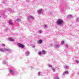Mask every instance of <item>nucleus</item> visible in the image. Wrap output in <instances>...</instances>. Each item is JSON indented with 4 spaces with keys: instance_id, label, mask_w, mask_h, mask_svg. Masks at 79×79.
Listing matches in <instances>:
<instances>
[{
    "instance_id": "9",
    "label": "nucleus",
    "mask_w": 79,
    "mask_h": 79,
    "mask_svg": "<svg viewBox=\"0 0 79 79\" xmlns=\"http://www.w3.org/2000/svg\"><path fill=\"white\" fill-rule=\"evenodd\" d=\"M43 42V41L42 40V39H40L39 40V41H38V44H41Z\"/></svg>"
},
{
    "instance_id": "10",
    "label": "nucleus",
    "mask_w": 79,
    "mask_h": 79,
    "mask_svg": "<svg viewBox=\"0 0 79 79\" xmlns=\"http://www.w3.org/2000/svg\"><path fill=\"white\" fill-rule=\"evenodd\" d=\"M4 51H7L8 52H11V50L8 48H5Z\"/></svg>"
},
{
    "instance_id": "29",
    "label": "nucleus",
    "mask_w": 79,
    "mask_h": 79,
    "mask_svg": "<svg viewBox=\"0 0 79 79\" xmlns=\"http://www.w3.org/2000/svg\"><path fill=\"white\" fill-rule=\"evenodd\" d=\"M55 79H59V77H58V76H56V77Z\"/></svg>"
},
{
    "instance_id": "21",
    "label": "nucleus",
    "mask_w": 79,
    "mask_h": 79,
    "mask_svg": "<svg viewBox=\"0 0 79 79\" xmlns=\"http://www.w3.org/2000/svg\"><path fill=\"white\" fill-rule=\"evenodd\" d=\"M3 63L4 64H7L5 60L3 61Z\"/></svg>"
},
{
    "instance_id": "35",
    "label": "nucleus",
    "mask_w": 79,
    "mask_h": 79,
    "mask_svg": "<svg viewBox=\"0 0 79 79\" xmlns=\"http://www.w3.org/2000/svg\"><path fill=\"white\" fill-rule=\"evenodd\" d=\"M2 3H4V1H3V0H2V2H1Z\"/></svg>"
},
{
    "instance_id": "2",
    "label": "nucleus",
    "mask_w": 79,
    "mask_h": 79,
    "mask_svg": "<svg viewBox=\"0 0 79 79\" xmlns=\"http://www.w3.org/2000/svg\"><path fill=\"white\" fill-rule=\"evenodd\" d=\"M57 25L62 26L63 24V21L61 19H58L56 22Z\"/></svg>"
},
{
    "instance_id": "26",
    "label": "nucleus",
    "mask_w": 79,
    "mask_h": 79,
    "mask_svg": "<svg viewBox=\"0 0 79 79\" xmlns=\"http://www.w3.org/2000/svg\"><path fill=\"white\" fill-rule=\"evenodd\" d=\"M52 70L53 72H55V69L53 68V67H52Z\"/></svg>"
},
{
    "instance_id": "32",
    "label": "nucleus",
    "mask_w": 79,
    "mask_h": 79,
    "mask_svg": "<svg viewBox=\"0 0 79 79\" xmlns=\"http://www.w3.org/2000/svg\"><path fill=\"white\" fill-rule=\"evenodd\" d=\"M65 47H66V48H68V45L67 44H65Z\"/></svg>"
},
{
    "instance_id": "3",
    "label": "nucleus",
    "mask_w": 79,
    "mask_h": 79,
    "mask_svg": "<svg viewBox=\"0 0 79 79\" xmlns=\"http://www.w3.org/2000/svg\"><path fill=\"white\" fill-rule=\"evenodd\" d=\"M34 19H35V18H34L33 16L31 15L28 16L27 18V19L28 20L31 19L32 21H34Z\"/></svg>"
},
{
    "instance_id": "15",
    "label": "nucleus",
    "mask_w": 79,
    "mask_h": 79,
    "mask_svg": "<svg viewBox=\"0 0 79 79\" xmlns=\"http://www.w3.org/2000/svg\"><path fill=\"white\" fill-rule=\"evenodd\" d=\"M72 17H73L72 15H68V18H71Z\"/></svg>"
},
{
    "instance_id": "6",
    "label": "nucleus",
    "mask_w": 79,
    "mask_h": 79,
    "mask_svg": "<svg viewBox=\"0 0 79 79\" xmlns=\"http://www.w3.org/2000/svg\"><path fill=\"white\" fill-rule=\"evenodd\" d=\"M17 45L19 47H21V48H24V45L21 43H18Z\"/></svg>"
},
{
    "instance_id": "5",
    "label": "nucleus",
    "mask_w": 79,
    "mask_h": 79,
    "mask_svg": "<svg viewBox=\"0 0 79 79\" xmlns=\"http://www.w3.org/2000/svg\"><path fill=\"white\" fill-rule=\"evenodd\" d=\"M54 47H56L57 49H58V48L60 47V44H55Z\"/></svg>"
},
{
    "instance_id": "12",
    "label": "nucleus",
    "mask_w": 79,
    "mask_h": 79,
    "mask_svg": "<svg viewBox=\"0 0 79 79\" xmlns=\"http://www.w3.org/2000/svg\"><path fill=\"white\" fill-rule=\"evenodd\" d=\"M42 75V73L40 72H39L38 73V76H40Z\"/></svg>"
},
{
    "instance_id": "18",
    "label": "nucleus",
    "mask_w": 79,
    "mask_h": 79,
    "mask_svg": "<svg viewBox=\"0 0 79 79\" xmlns=\"http://www.w3.org/2000/svg\"><path fill=\"white\" fill-rule=\"evenodd\" d=\"M60 12H63V11H64V9H63V8H62L60 9Z\"/></svg>"
},
{
    "instance_id": "8",
    "label": "nucleus",
    "mask_w": 79,
    "mask_h": 79,
    "mask_svg": "<svg viewBox=\"0 0 79 79\" xmlns=\"http://www.w3.org/2000/svg\"><path fill=\"white\" fill-rule=\"evenodd\" d=\"M25 54L26 56H29V54H30V52H29V51H27L25 52Z\"/></svg>"
},
{
    "instance_id": "7",
    "label": "nucleus",
    "mask_w": 79,
    "mask_h": 79,
    "mask_svg": "<svg viewBox=\"0 0 79 79\" xmlns=\"http://www.w3.org/2000/svg\"><path fill=\"white\" fill-rule=\"evenodd\" d=\"M38 14H40V13H43V11H42V9H40L38 11Z\"/></svg>"
},
{
    "instance_id": "36",
    "label": "nucleus",
    "mask_w": 79,
    "mask_h": 79,
    "mask_svg": "<svg viewBox=\"0 0 79 79\" xmlns=\"http://www.w3.org/2000/svg\"><path fill=\"white\" fill-rule=\"evenodd\" d=\"M32 47L33 48H35V46H33Z\"/></svg>"
},
{
    "instance_id": "19",
    "label": "nucleus",
    "mask_w": 79,
    "mask_h": 79,
    "mask_svg": "<svg viewBox=\"0 0 79 79\" xmlns=\"http://www.w3.org/2000/svg\"><path fill=\"white\" fill-rule=\"evenodd\" d=\"M9 24H11V25H13V23H12V22H11L10 21L9 22Z\"/></svg>"
},
{
    "instance_id": "14",
    "label": "nucleus",
    "mask_w": 79,
    "mask_h": 79,
    "mask_svg": "<svg viewBox=\"0 0 79 79\" xmlns=\"http://www.w3.org/2000/svg\"><path fill=\"white\" fill-rule=\"evenodd\" d=\"M42 53L43 54V55H45L46 53L45 51L44 50H42Z\"/></svg>"
},
{
    "instance_id": "38",
    "label": "nucleus",
    "mask_w": 79,
    "mask_h": 79,
    "mask_svg": "<svg viewBox=\"0 0 79 79\" xmlns=\"http://www.w3.org/2000/svg\"><path fill=\"white\" fill-rule=\"evenodd\" d=\"M77 74H79V73H77Z\"/></svg>"
},
{
    "instance_id": "37",
    "label": "nucleus",
    "mask_w": 79,
    "mask_h": 79,
    "mask_svg": "<svg viewBox=\"0 0 79 79\" xmlns=\"http://www.w3.org/2000/svg\"><path fill=\"white\" fill-rule=\"evenodd\" d=\"M66 8H68V7H66Z\"/></svg>"
},
{
    "instance_id": "25",
    "label": "nucleus",
    "mask_w": 79,
    "mask_h": 79,
    "mask_svg": "<svg viewBox=\"0 0 79 79\" xmlns=\"http://www.w3.org/2000/svg\"><path fill=\"white\" fill-rule=\"evenodd\" d=\"M42 32V31H41V30H39L38 31V33L39 34H40V33H41V32Z\"/></svg>"
},
{
    "instance_id": "22",
    "label": "nucleus",
    "mask_w": 79,
    "mask_h": 79,
    "mask_svg": "<svg viewBox=\"0 0 79 79\" xmlns=\"http://www.w3.org/2000/svg\"><path fill=\"white\" fill-rule=\"evenodd\" d=\"M0 51L1 52H5V49H0Z\"/></svg>"
},
{
    "instance_id": "16",
    "label": "nucleus",
    "mask_w": 79,
    "mask_h": 79,
    "mask_svg": "<svg viewBox=\"0 0 79 79\" xmlns=\"http://www.w3.org/2000/svg\"><path fill=\"white\" fill-rule=\"evenodd\" d=\"M16 21L17 22H19L21 21V19L19 18H18L16 19Z\"/></svg>"
},
{
    "instance_id": "23",
    "label": "nucleus",
    "mask_w": 79,
    "mask_h": 79,
    "mask_svg": "<svg viewBox=\"0 0 79 79\" xmlns=\"http://www.w3.org/2000/svg\"><path fill=\"white\" fill-rule=\"evenodd\" d=\"M79 21V18H77L76 19V22H78V21Z\"/></svg>"
},
{
    "instance_id": "31",
    "label": "nucleus",
    "mask_w": 79,
    "mask_h": 79,
    "mask_svg": "<svg viewBox=\"0 0 79 79\" xmlns=\"http://www.w3.org/2000/svg\"><path fill=\"white\" fill-rule=\"evenodd\" d=\"M8 30H9V29H8L7 28H6L5 29V31H8Z\"/></svg>"
},
{
    "instance_id": "27",
    "label": "nucleus",
    "mask_w": 79,
    "mask_h": 79,
    "mask_svg": "<svg viewBox=\"0 0 79 79\" xmlns=\"http://www.w3.org/2000/svg\"><path fill=\"white\" fill-rule=\"evenodd\" d=\"M1 46L2 47H5V45L4 44H2L1 45Z\"/></svg>"
},
{
    "instance_id": "20",
    "label": "nucleus",
    "mask_w": 79,
    "mask_h": 79,
    "mask_svg": "<svg viewBox=\"0 0 79 79\" xmlns=\"http://www.w3.org/2000/svg\"><path fill=\"white\" fill-rule=\"evenodd\" d=\"M64 44V41H61L60 45H63Z\"/></svg>"
},
{
    "instance_id": "1",
    "label": "nucleus",
    "mask_w": 79,
    "mask_h": 79,
    "mask_svg": "<svg viewBox=\"0 0 79 79\" xmlns=\"http://www.w3.org/2000/svg\"><path fill=\"white\" fill-rule=\"evenodd\" d=\"M9 72L10 74H11L13 76L16 75L18 74V72L15 69H10L9 70Z\"/></svg>"
},
{
    "instance_id": "13",
    "label": "nucleus",
    "mask_w": 79,
    "mask_h": 79,
    "mask_svg": "<svg viewBox=\"0 0 79 79\" xmlns=\"http://www.w3.org/2000/svg\"><path fill=\"white\" fill-rule=\"evenodd\" d=\"M9 40L11 42H13L14 40L12 38H9Z\"/></svg>"
},
{
    "instance_id": "28",
    "label": "nucleus",
    "mask_w": 79,
    "mask_h": 79,
    "mask_svg": "<svg viewBox=\"0 0 79 79\" xmlns=\"http://www.w3.org/2000/svg\"><path fill=\"white\" fill-rule=\"evenodd\" d=\"M48 66H49V67H50V68H53L52 65H51V64H49Z\"/></svg>"
},
{
    "instance_id": "4",
    "label": "nucleus",
    "mask_w": 79,
    "mask_h": 79,
    "mask_svg": "<svg viewBox=\"0 0 79 79\" xmlns=\"http://www.w3.org/2000/svg\"><path fill=\"white\" fill-rule=\"evenodd\" d=\"M9 11L10 13H13V12H14V11H13V10H11V9L8 8H7L6 9V10H5L4 11L5 12H6V11Z\"/></svg>"
},
{
    "instance_id": "33",
    "label": "nucleus",
    "mask_w": 79,
    "mask_h": 79,
    "mask_svg": "<svg viewBox=\"0 0 79 79\" xmlns=\"http://www.w3.org/2000/svg\"><path fill=\"white\" fill-rule=\"evenodd\" d=\"M75 63H79V61L78 60H76Z\"/></svg>"
},
{
    "instance_id": "30",
    "label": "nucleus",
    "mask_w": 79,
    "mask_h": 79,
    "mask_svg": "<svg viewBox=\"0 0 79 79\" xmlns=\"http://www.w3.org/2000/svg\"><path fill=\"white\" fill-rule=\"evenodd\" d=\"M38 55H42V52H38Z\"/></svg>"
},
{
    "instance_id": "17",
    "label": "nucleus",
    "mask_w": 79,
    "mask_h": 79,
    "mask_svg": "<svg viewBox=\"0 0 79 79\" xmlns=\"http://www.w3.org/2000/svg\"><path fill=\"white\" fill-rule=\"evenodd\" d=\"M65 69H69V67L68 66H66L64 67Z\"/></svg>"
},
{
    "instance_id": "11",
    "label": "nucleus",
    "mask_w": 79,
    "mask_h": 79,
    "mask_svg": "<svg viewBox=\"0 0 79 79\" xmlns=\"http://www.w3.org/2000/svg\"><path fill=\"white\" fill-rule=\"evenodd\" d=\"M68 71H65L64 72L62 75H63V76H64L65 75H66V74H68Z\"/></svg>"
},
{
    "instance_id": "24",
    "label": "nucleus",
    "mask_w": 79,
    "mask_h": 79,
    "mask_svg": "<svg viewBox=\"0 0 79 79\" xmlns=\"http://www.w3.org/2000/svg\"><path fill=\"white\" fill-rule=\"evenodd\" d=\"M43 26L44 28H46V27H47V26L45 25H44Z\"/></svg>"
},
{
    "instance_id": "34",
    "label": "nucleus",
    "mask_w": 79,
    "mask_h": 79,
    "mask_svg": "<svg viewBox=\"0 0 79 79\" xmlns=\"http://www.w3.org/2000/svg\"><path fill=\"white\" fill-rule=\"evenodd\" d=\"M50 46H53V44H50Z\"/></svg>"
}]
</instances>
